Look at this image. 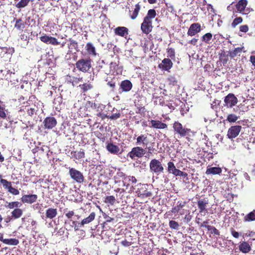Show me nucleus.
Listing matches in <instances>:
<instances>
[{
  "mask_svg": "<svg viewBox=\"0 0 255 255\" xmlns=\"http://www.w3.org/2000/svg\"><path fill=\"white\" fill-rule=\"evenodd\" d=\"M135 144L136 145L143 147L147 151L148 154H152L155 150L154 142L153 140H150L147 134H141L137 136L136 138Z\"/></svg>",
  "mask_w": 255,
  "mask_h": 255,
  "instance_id": "obj_1",
  "label": "nucleus"
},
{
  "mask_svg": "<svg viewBox=\"0 0 255 255\" xmlns=\"http://www.w3.org/2000/svg\"><path fill=\"white\" fill-rule=\"evenodd\" d=\"M173 129L175 135H177L179 138L186 137L190 136L192 131L190 128L184 127L179 121H175L173 124Z\"/></svg>",
  "mask_w": 255,
  "mask_h": 255,
  "instance_id": "obj_2",
  "label": "nucleus"
},
{
  "mask_svg": "<svg viewBox=\"0 0 255 255\" xmlns=\"http://www.w3.org/2000/svg\"><path fill=\"white\" fill-rule=\"evenodd\" d=\"M186 202L179 199H175L171 210L168 211L169 214H175L178 213L179 215H183L185 214L183 208L186 205Z\"/></svg>",
  "mask_w": 255,
  "mask_h": 255,
  "instance_id": "obj_3",
  "label": "nucleus"
},
{
  "mask_svg": "<svg viewBox=\"0 0 255 255\" xmlns=\"http://www.w3.org/2000/svg\"><path fill=\"white\" fill-rule=\"evenodd\" d=\"M92 60L90 58L81 59L78 60L75 65L77 69L84 73L89 72L92 68Z\"/></svg>",
  "mask_w": 255,
  "mask_h": 255,
  "instance_id": "obj_4",
  "label": "nucleus"
},
{
  "mask_svg": "<svg viewBox=\"0 0 255 255\" xmlns=\"http://www.w3.org/2000/svg\"><path fill=\"white\" fill-rule=\"evenodd\" d=\"M147 150L141 146L137 145L133 147L131 151L128 154L131 159H135L136 158H139L142 157L146 152Z\"/></svg>",
  "mask_w": 255,
  "mask_h": 255,
  "instance_id": "obj_5",
  "label": "nucleus"
},
{
  "mask_svg": "<svg viewBox=\"0 0 255 255\" xmlns=\"http://www.w3.org/2000/svg\"><path fill=\"white\" fill-rule=\"evenodd\" d=\"M150 171L157 174H159L164 171V167L161 162L156 159H152L149 163Z\"/></svg>",
  "mask_w": 255,
  "mask_h": 255,
  "instance_id": "obj_6",
  "label": "nucleus"
},
{
  "mask_svg": "<svg viewBox=\"0 0 255 255\" xmlns=\"http://www.w3.org/2000/svg\"><path fill=\"white\" fill-rule=\"evenodd\" d=\"M69 173L71 178L77 183H81L84 180L82 173L74 168H69Z\"/></svg>",
  "mask_w": 255,
  "mask_h": 255,
  "instance_id": "obj_7",
  "label": "nucleus"
},
{
  "mask_svg": "<svg viewBox=\"0 0 255 255\" xmlns=\"http://www.w3.org/2000/svg\"><path fill=\"white\" fill-rule=\"evenodd\" d=\"M43 124L45 129H51L56 127L57 121L53 117H47L44 119Z\"/></svg>",
  "mask_w": 255,
  "mask_h": 255,
  "instance_id": "obj_8",
  "label": "nucleus"
},
{
  "mask_svg": "<svg viewBox=\"0 0 255 255\" xmlns=\"http://www.w3.org/2000/svg\"><path fill=\"white\" fill-rule=\"evenodd\" d=\"M242 130L241 126H233L228 129L227 136L229 139H233L238 136Z\"/></svg>",
  "mask_w": 255,
  "mask_h": 255,
  "instance_id": "obj_9",
  "label": "nucleus"
},
{
  "mask_svg": "<svg viewBox=\"0 0 255 255\" xmlns=\"http://www.w3.org/2000/svg\"><path fill=\"white\" fill-rule=\"evenodd\" d=\"M148 186L147 184H142L141 185L140 188L137 189L136 193L138 197L143 198L145 197H151L152 196L151 192L147 189V187Z\"/></svg>",
  "mask_w": 255,
  "mask_h": 255,
  "instance_id": "obj_10",
  "label": "nucleus"
},
{
  "mask_svg": "<svg viewBox=\"0 0 255 255\" xmlns=\"http://www.w3.org/2000/svg\"><path fill=\"white\" fill-rule=\"evenodd\" d=\"M248 3V2L247 0H240L234 5L236 12H239L243 15L248 14V13L245 12L246 7Z\"/></svg>",
  "mask_w": 255,
  "mask_h": 255,
  "instance_id": "obj_11",
  "label": "nucleus"
},
{
  "mask_svg": "<svg viewBox=\"0 0 255 255\" xmlns=\"http://www.w3.org/2000/svg\"><path fill=\"white\" fill-rule=\"evenodd\" d=\"M237 98L232 93L229 94L225 98L224 102L227 107L232 108L238 103Z\"/></svg>",
  "mask_w": 255,
  "mask_h": 255,
  "instance_id": "obj_12",
  "label": "nucleus"
},
{
  "mask_svg": "<svg viewBox=\"0 0 255 255\" xmlns=\"http://www.w3.org/2000/svg\"><path fill=\"white\" fill-rule=\"evenodd\" d=\"M39 38L42 42L47 44H51L55 46L60 44V42L58 41L55 37L46 34L40 36Z\"/></svg>",
  "mask_w": 255,
  "mask_h": 255,
  "instance_id": "obj_13",
  "label": "nucleus"
},
{
  "mask_svg": "<svg viewBox=\"0 0 255 255\" xmlns=\"http://www.w3.org/2000/svg\"><path fill=\"white\" fill-rule=\"evenodd\" d=\"M38 196L36 194H24L21 198V201L23 203L32 204L37 200Z\"/></svg>",
  "mask_w": 255,
  "mask_h": 255,
  "instance_id": "obj_14",
  "label": "nucleus"
},
{
  "mask_svg": "<svg viewBox=\"0 0 255 255\" xmlns=\"http://www.w3.org/2000/svg\"><path fill=\"white\" fill-rule=\"evenodd\" d=\"M201 30V25L199 23H194L190 25L187 34L189 36H193L195 35Z\"/></svg>",
  "mask_w": 255,
  "mask_h": 255,
  "instance_id": "obj_15",
  "label": "nucleus"
},
{
  "mask_svg": "<svg viewBox=\"0 0 255 255\" xmlns=\"http://www.w3.org/2000/svg\"><path fill=\"white\" fill-rule=\"evenodd\" d=\"M152 21L143 19V22L141 24L142 32L145 34H148L152 31Z\"/></svg>",
  "mask_w": 255,
  "mask_h": 255,
  "instance_id": "obj_16",
  "label": "nucleus"
},
{
  "mask_svg": "<svg viewBox=\"0 0 255 255\" xmlns=\"http://www.w3.org/2000/svg\"><path fill=\"white\" fill-rule=\"evenodd\" d=\"M114 32L116 35L126 38L128 35L129 30L125 26H118L114 29Z\"/></svg>",
  "mask_w": 255,
  "mask_h": 255,
  "instance_id": "obj_17",
  "label": "nucleus"
},
{
  "mask_svg": "<svg viewBox=\"0 0 255 255\" xmlns=\"http://www.w3.org/2000/svg\"><path fill=\"white\" fill-rule=\"evenodd\" d=\"M137 181V180L134 176L127 175L124 180H123V185L126 188V189H128L130 185L136 183Z\"/></svg>",
  "mask_w": 255,
  "mask_h": 255,
  "instance_id": "obj_18",
  "label": "nucleus"
},
{
  "mask_svg": "<svg viewBox=\"0 0 255 255\" xmlns=\"http://www.w3.org/2000/svg\"><path fill=\"white\" fill-rule=\"evenodd\" d=\"M172 66L173 63L169 58H164L162 60L161 63L158 65L159 68L167 71H169Z\"/></svg>",
  "mask_w": 255,
  "mask_h": 255,
  "instance_id": "obj_19",
  "label": "nucleus"
},
{
  "mask_svg": "<svg viewBox=\"0 0 255 255\" xmlns=\"http://www.w3.org/2000/svg\"><path fill=\"white\" fill-rule=\"evenodd\" d=\"M132 88V83L128 80L122 81L120 85V90L122 92H128L131 90Z\"/></svg>",
  "mask_w": 255,
  "mask_h": 255,
  "instance_id": "obj_20",
  "label": "nucleus"
},
{
  "mask_svg": "<svg viewBox=\"0 0 255 255\" xmlns=\"http://www.w3.org/2000/svg\"><path fill=\"white\" fill-rule=\"evenodd\" d=\"M150 122L151 124V125L149 126L150 128L160 129H165L167 128V124L159 120H151Z\"/></svg>",
  "mask_w": 255,
  "mask_h": 255,
  "instance_id": "obj_21",
  "label": "nucleus"
},
{
  "mask_svg": "<svg viewBox=\"0 0 255 255\" xmlns=\"http://www.w3.org/2000/svg\"><path fill=\"white\" fill-rule=\"evenodd\" d=\"M208 204V199L207 198L199 200L197 202V205L200 213L207 212L206 207Z\"/></svg>",
  "mask_w": 255,
  "mask_h": 255,
  "instance_id": "obj_22",
  "label": "nucleus"
},
{
  "mask_svg": "<svg viewBox=\"0 0 255 255\" xmlns=\"http://www.w3.org/2000/svg\"><path fill=\"white\" fill-rule=\"evenodd\" d=\"M239 249L240 252L244 254L249 253L252 250L251 245L247 242L240 243L239 246Z\"/></svg>",
  "mask_w": 255,
  "mask_h": 255,
  "instance_id": "obj_23",
  "label": "nucleus"
},
{
  "mask_svg": "<svg viewBox=\"0 0 255 255\" xmlns=\"http://www.w3.org/2000/svg\"><path fill=\"white\" fill-rule=\"evenodd\" d=\"M229 56H230L229 51L221 50V52L219 54L220 61L224 66L226 65L229 61Z\"/></svg>",
  "mask_w": 255,
  "mask_h": 255,
  "instance_id": "obj_24",
  "label": "nucleus"
},
{
  "mask_svg": "<svg viewBox=\"0 0 255 255\" xmlns=\"http://www.w3.org/2000/svg\"><path fill=\"white\" fill-rule=\"evenodd\" d=\"M96 217V213L94 212L91 213L89 216L83 219L81 222L79 223L80 227H84L85 225L89 224L94 220Z\"/></svg>",
  "mask_w": 255,
  "mask_h": 255,
  "instance_id": "obj_25",
  "label": "nucleus"
},
{
  "mask_svg": "<svg viewBox=\"0 0 255 255\" xmlns=\"http://www.w3.org/2000/svg\"><path fill=\"white\" fill-rule=\"evenodd\" d=\"M57 214L56 208H49L45 211V217L47 219H53L56 217Z\"/></svg>",
  "mask_w": 255,
  "mask_h": 255,
  "instance_id": "obj_26",
  "label": "nucleus"
},
{
  "mask_svg": "<svg viewBox=\"0 0 255 255\" xmlns=\"http://www.w3.org/2000/svg\"><path fill=\"white\" fill-rule=\"evenodd\" d=\"M0 241L5 245L11 246H16L19 242L16 239H4L2 235L0 237Z\"/></svg>",
  "mask_w": 255,
  "mask_h": 255,
  "instance_id": "obj_27",
  "label": "nucleus"
},
{
  "mask_svg": "<svg viewBox=\"0 0 255 255\" xmlns=\"http://www.w3.org/2000/svg\"><path fill=\"white\" fill-rule=\"evenodd\" d=\"M23 213V211L22 209H20L19 207L15 208L11 212L10 214L11 219L14 220L19 219L22 216Z\"/></svg>",
  "mask_w": 255,
  "mask_h": 255,
  "instance_id": "obj_28",
  "label": "nucleus"
},
{
  "mask_svg": "<svg viewBox=\"0 0 255 255\" xmlns=\"http://www.w3.org/2000/svg\"><path fill=\"white\" fill-rule=\"evenodd\" d=\"M85 49L89 55L93 56L97 55L96 48L92 43H87L85 46Z\"/></svg>",
  "mask_w": 255,
  "mask_h": 255,
  "instance_id": "obj_29",
  "label": "nucleus"
},
{
  "mask_svg": "<svg viewBox=\"0 0 255 255\" xmlns=\"http://www.w3.org/2000/svg\"><path fill=\"white\" fill-rule=\"evenodd\" d=\"M242 52H246V51L244 50V46L236 48L234 50L229 51L230 57L231 58H234L237 56H240Z\"/></svg>",
  "mask_w": 255,
  "mask_h": 255,
  "instance_id": "obj_30",
  "label": "nucleus"
},
{
  "mask_svg": "<svg viewBox=\"0 0 255 255\" xmlns=\"http://www.w3.org/2000/svg\"><path fill=\"white\" fill-rule=\"evenodd\" d=\"M106 149L109 152L114 154H117L120 151L119 147L113 143H108L106 145Z\"/></svg>",
  "mask_w": 255,
  "mask_h": 255,
  "instance_id": "obj_31",
  "label": "nucleus"
},
{
  "mask_svg": "<svg viewBox=\"0 0 255 255\" xmlns=\"http://www.w3.org/2000/svg\"><path fill=\"white\" fill-rule=\"evenodd\" d=\"M222 171L221 168L218 167H207L206 171V174H220Z\"/></svg>",
  "mask_w": 255,
  "mask_h": 255,
  "instance_id": "obj_32",
  "label": "nucleus"
},
{
  "mask_svg": "<svg viewBox=\"0 0 255 255\" xmlns=\"http://www.w3.org/2000/svg\"><path fill=\"white\" fill-rule=\"evenodd\" d=\"M13 21H15L14 27L19 30L23 31V29L25 28V22H24L21 18L17 19L14 18Z\"/></svg>",
  "mask_w": 255,
  "mask_h": 255,
  "instance_id": "obj_33",
  "label": "nucleus"
},
{
  "mask_svg": "<svg viewBox=\"0 0 255 255\" xmlns=\"http://www.w3.org/2000/svg\"><path fill=\"white\" fill-rule=\"evenodd\" d=\"M71 154L74 158L78 160L83 158L85 156L84 150L82 149H81L79 151H73Z\"/></svg>",
  "mask_w": 255,
  "mask_h": 255,
  "instance_id": "obj_34",
  "label": "nucleus"
},
{
  "mask_svg": "<svg viewBox=\"0 0 255 255\" xmlns=\"http://www.w3.org/2000/svg\"><path fill=\"white\" fill-rule=\"evenodd\" d=\"M243 221L245 222L255 221V210H253L244 216Z\"/></svg>",
  "mask_w": 255,
  "mask_h": 255,
  "instance_id": "obj_35",
  "label": "nucleus"
},
{
  "mask_svg": "<svg viewBox=\"0 0 255 255\" xmlns=\"http://www.w3.org/2000/svg\"><path fill=\"white\" fill-rule=\"evenodd\" d=\"M82 93H86L93 88V85L91 83H86L79 86Z\"/></svg>",
  "mask_w": 255,
  "mask_h": 255,
  "instance_id": "obj_36",
  "label": "nucleus"
},
{
  "mask_svg": "<svg viewBox=\"0 0 255 255\" xmlns=\"http://www.w3.org/2000/svg\"><path fill=\"white\" fill-rule=\"evenodd\" d=\"M7 205H5V208L9 209H12L20 207L22 206V203L19 201H12L10 202H7Z\"/></svg>",
  "mask_w": 255,
  "mask_h": 255,
  "instance_id": "obj_37",
  "label": "nucleus"
},
{
  "mask_svg": "<svg viewBox=\"0 0 255 255\" xmlns=\"http://www.w3.org/2000/svg\"><path fill=\"white\" fill-rule=\"evenodd\" d=\"M156 15V11L154 9H150L148 10L147 15L144 17V19L149 21H152V19L155 18Z\"/></svg>",
  "mask_w": 255,
  "mask_h": 255,
  "instance_id": "obj_38",
  "label": "nucleus"
},
{
  "mask_svg": "<svg viewBox=\"0 0 255 255\" xmlns=\"http://www.w3.org/2000/svg\"><path fill=\"white\" fill-rule=\"evenodd\" d=\"M6 189L9 193L13 195L16 196L19 194V190L17 189L14 188L12 186V183L11 182H10L9 184H8Z\"/></svg>",
  "mask_w": 255,
  "mask_h": 255,
  "instance_id": "obj_39",
  "label": "nucleus"
},
{
  "mask_svg": "<svg viewBox=\"0 0 255 255\" xmlns=\"http://www.w3.org/2000/svg\"><path fill=\"white\" fill-rule=\"evenodd\" d=\"M140 9V6L139 3H137L135 5V8L134 10L132 11V13L130 15V17L131 19H134L136 18L139 11Z\"/></svg>",
  "mask_w": 255,
  "mask_h": 255,
  "instance_id": "obj_40",
  "label": "nucleus"
},
{
  "mask_svg": "<svg viewBox=\"0 0 255 255\" xmlns=\"http://www.w3.org/2000/svg\"><path fill=\"white\" fill-rule=\"evenodd\" d=\"M106 65L105 62L104 60L98 62L97 65L96 67V69L98 72H103L106 74H108V73L104 70V66Z\"/></svg>",
  "mask_w": 255,
  "mask_h": 255,
  "instance_id": "obj_41",
  "label": "nucleus"
},
{
  "mask_svg": "<svg viewBox=\"0 0 255 255\" xmlns=\"http://www.w3.org/2000/svg\"><path fill=\"white\" fill-rule=\"evenodd\" d=\"M69 41L70 42V43L68 45V48L69 49H74L75 50H77V49L78 48V42L76 40H73L72 38H69Z\"/></svg>",
  "mask_w": 255,
  "mask_h": 255,
  "instance_id": "obj_42",
  "label": "nucleus"
},
{
  "mask_svg": "<svg viewBox=\"0 0 255 255\" xmlns=\"http://www.w3.org/2000/svg\"><path fill=\"white\" fill-rule=\"evenodd\" d=\"M30 0H20L15 6L18 8H22L26 7L29 3Z\"/></svg>",
  "mask_w": 255,
  "mask_h": 255,
  "instance_id": "obj_43",
  "label": "nucleus"
},
{
  "mask_svg": "<svg viewBox=\"0 0 255 255\" xmlns=\"http://www.w3.org/2000/svg\"><path fill=\"white\" fill-rule=\"evenodd\" d=\"M3 102L0 100V104H2ZM7 110H5L4 106H3L0 105V118L2 119H5L6 118V113Z\"/></svg>",
  "mask_w": 255,
  "mask_h": 255,
  "instance_id": "obj_44",
  "label": "nucleus"
},
{
  "mask_svg": "<svg viewBox=\"0 0 255 255\" xmlns=\"http://www.w3.org/2000/svg\"><path fill=\"white\" fill-rule=\"evenodd\" d=\"M212 38V34L211 33H207L202 37V41L206 43H210V41Z\"/></svg>",
  "mask_w": 255,
  "mask_h": 255,
  "instance_id": "obj_45",
  "label": "nucleus"
},
{
  "mask_svg": "<svg viewBox=\"0 0 255 255\" xmlns=\"http://www.w3.org/2000/svg\"><path fill=\"white\" fill-rule=\"evenodd\" d=\"M176 169L177 168L173 162L169 161L167 163V171L169 173L173 174Z\"/></svg>",
  "mask_w": 255,
  "mask_h": 255,
  "instance_id": "obj_46",
  "label": "nucleus"
},
{
  "mask_svg": "<svg viewBox=\"0 0 255 255\" xmlns=\"http://www.w3.org/2000/svg\"><path fill=\"white\" fill-rule=\"evenodd\" d=\"M243 21V19L241 16H238L236 17L234 20H233L232 23H231V26L233 28H235L238 25L241 23Z\"/></svg>",
  "mask_w": 255,
  "mask_h": 255,
  "instance_id": "obj_47",
  "label": "nucleus"
},
{
  "mask_svg": "<svg viewBox=\"0 0 255 255\" xmlns=\"http://www.w3.org/2000/svg\"><path fill=\"white\" fill-rule=\"evenodd\" d=\"M168 83L170 85L176 86L178 85V80L174 76H170L167 79Z\"/></svg>",
  "mask_w": 255,
  "mask_h": 255,
  "instance_id": "obj_48",
  "label": "nucleus"
},
{
  "mask_svg": "<svg viewBox=\"0 0 255 255\" xmlns=\"http://www.w3.org/2000/svg\"><path fill=\"white\" fill-rule=\"evenodd\" d=\"M238 118L239 117L235 114H229L227 117L226 121L229 123H235L238 120Z\"/></svg>",
  "mask_w": 255,
  "mask_h": 255,
  "instance_id": "obj_49",
  "label": "nucleus"
},
{
  "mask_svg": "<svg viewBox=\"0 0 255 255\" xmlns=\"http://www.w3.org/2000/svg\"><path fill=\"white\" fill-rule=\"evenodd\" d=\"M64 213L65 214V217L68 219H71L72 217L75 215V212L73 210H68L67 208H65L64 210Z\"/></svg>",
  "mask_w": 255,
  "mask_h": 255,
  "instance_id": "obj_50",
  "label": "nucleus"
},
{
  "mask_svg": "<svg viewBox=\"0 0 255 255\" xmlns=\"http://www.w3.org/2000/svg\"><path fill=\"white\" fill-rule=\"evenodd\" d=\"M167 57L170 58L171 59H175V52L174 48H168L167 49Z\"/></svg>",
  "mask_w": 255,
  "mask_h": 255,
  "instance_id": "obj_51",
  "label": "nucleus"
},
{
  "mask_svg": "<svg viewBox=\"0 0 255 255\" xmlns=\"http://www.w3.org/2000/svg\"><path fill=\"white\" fill-rule=\"evenodd\" d=\"M104 202L113 205L116 202V199L114 196H108L106 197Z\"/></svg>",
  "mask_w": 255,
  "mask_h": 255,
  "instance_id": "obj_52",
  "label": "nucleus"
},
{
  "mask_svg": "<svg viewBox=\"0 0 255 255\" xmlns=\"http://www.w3.org/2000/svg\"><path fill=\"white\" fill-rule=\"evenodd\" d=\"M169 227L171 229H174V230H178L179 227V225L178 223L174 220H171L169 221Z\"/></svg>",
  "mask_w": 255,
  "mask_h": 255,
  "instance_id": "obj_53",
  "label": "nucleus"
},
{
  "mask_svg": "<svg viewBox=\"0 0 255 255\" xmlns=\"http://www.w3.org/2000/svg\"><path fill=\"white\" fill-rule=\"evenodd\" d=\"M118 67V64L116 62H111L110 64V71L108 73L109 74L111 72L114 73L117 70Z\"/></svg>",
  "mask_w": 255,
  "mask_h": 255,
  "instance_id": "obj_54",
  "label": "nucleus"
},
{
  "mask_svg": "<svg viewBox=\"0 0 255 255\" xmlns=\"http://www.w3.org/2000/svg\"><path fill=\"white\" fill-rule=\"evenodd\" d=\"M106 118L112 120H117L121 117V113L118 112L116 114H113L111 115H106Z\"/></svg>",
  "mask_w": 255,
  "mask_h": 255,
  "instance_id": "obj_55",
  "label": "nucleus"
},
{
  "mask_svg": "<svg viewBox=\"0 0 255 255\" xmlns=\"http://www.w3.org/2000/svg\"><path fill=\"white\" fill-rule=\"evenodd\" d=\"M240 32L246 33L249 30V26L247 24L242 25L239 27Z\"/></svg>",
  "mask_w": 255,
  "mask_h": 255,
  "instance_id": "obj_56",
  "label": "nucleus"
},
{
  "mask_svg": "<svg viewBox=\"0 0 255 255\" xmlns=\"http://www.w3.org/2000/svg\"><path fill=\"white\" fill-rule=\"evenodd\" d=\"M10 181H8L6 179H1L0 180V185H2L3 187V188L6 189L8 185L9 184Z\"/></svg>",
  "mask_w": 255,
  "mask_h": 255,
  "instance_id": "obj_57",
  "label": "nucleus"
},
{
  "mask_svg": "<svg viewBox=\"0 0 255 255\" xmlns=\"http://www.w3.org/2000/svg\"><path fill=\"white\" fill-rule=\"evenodd\" d=\"M135 106L137 107V109L138 110V111L136 112V113L140 114L144 113L145 111V108H144V106H138V105H135Z\"/></svg>",
  "mask_w": 255,
  "mask_h": 255,
  "instance_id": "obj_58",
  "label": "nucleus"
},
{
  "mask_svg": "<svg viewBox=\"0 0 255 255\" xmlns=\"http://www.w3.org/2000/svg\"><path fill=\"white\" fill-rule=\"evenodd\" d=\"M62 102V97L61 96H58L55 98L53 101V104L55 105H60Z\"/></svg>",
  "mask_w": 255,
  "mask_h": 255,
  "instance_id": "obj_59",
  "label": "nucleus"
},
{
  "mask_svg": "<svg viewBox=\"0 0 255 255\" xmlns=\"http://www.w3.org/2000/svg\"><path fill=\"white\" fill-rule=\"evenodd\" d=\"M232 235L235 238L238 239L239 237V233L236 231L233 228L231 230Z\"/></svg>",
  "mask_w": 255,
  "mask_h": 255,
  "instance_id": "obj_60",
  "label": "nucleus"
},
{
  "mask_svg": "<svg viewBox=\"0 0 255 255\" xmlns=\"http://www.w3.org/2000/svg\"><path fill=\"white\" fill-rule=\"evenodd\" d=\"M104 218L106 220V222H111L114 220V219L105 214L103 215Z\"/></svg>",
  "mask_w": 255,
  "mask_h": 255,
  "instance_id": "obj_61",
  "label": "nucleus"
},
{
  "mask_svg": "<svg viewBox=\"0 0 255 255\" xmlns=\"http://www.w3.org/2000/svg\"><path fill=\"white\" fill-rule=\"evenodd\" d=\"M117 175L119 177L122 178V180H124L125 178L127 176L125 173L121 171L118 172Z\"/></svg>",
  "mask_w": 255,
  "mask_h": 255,
  "instance_id": "obj_62",
  "label": "nucleus"
},
{
  "mask_svg": "<svg viewBox=\"0 0 255 255\" xmlns=\"http://www.w3.org/2000/svg\"><path fill=\"white\" fill-rule=\"evenodd\" d=\"M121 244L125 247H129L131 245V243L125 240L121 242Z\"/></svg>",
  "mask_w": 255,
  "mask_h": 255,
  "instance_id": "obj_63",
  "label": "nucleus"
},
{
  "mask_svg": "<svg viewBox=\"0 0 255 255\" xmlns=\"http://www.w3.org/2000/svg\"><path fill=\"white\" fill-rule=\"evenodd\" d=\"M250 61L252 63L255 69V55H251L250 56Z\"/></svg>",
  "mask_w": 255,
  "mask_h": 255,
  "instance_id": "obj_64",
  "label": "nucleus"
}]
</instances>
